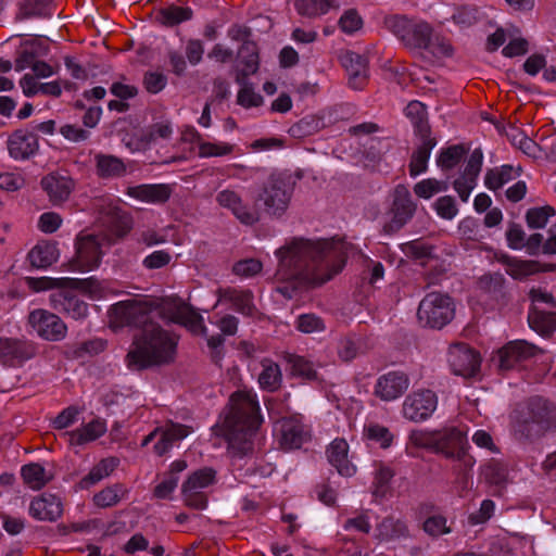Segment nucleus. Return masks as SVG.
<instances>
[{
  "instance_id": "13",
  "label": "nucleus",
  "mask_w": 556,
  "mask_h": 556,
  "mask_svg": "<svg viewBox=\"0 0 556 556\" xmlns=\"http://www.w3.org/2000/svg\"><path fill=\"white\" fill-rule=\"evenodd\" d=\"M101 243L96 235L79 236L76 241V256L73 258L77 269H92L101 261Z\"/></svg>"
},
{
  "instance_id": "19",
  "label": "nucleus",
  "mask_w": 556,
  "mask_h": 556,
  "mask_svg": "<svg viewBox=\"0 0 556 556\" xmlns=\"http://www.w3.org/2000/svg\"><path fill=\"white\" fill-rule=\"evenodd\" d=\"M38 149V136L34 131L17 129L8 140L9 153L15 160H27L36 154Z\"/></svg>"
},
{
  "instance_id": "38",
  "label": "nucleus",
  "mask_w": 556,
  "mask_h": 556,
  "mask_svg": "<svg viewBox=\"0 0 556 556\" xmlns=\"http://www.w3.org/2000/svg\"><path fill=\"white\" fill-rule=\"evenodd\" d=\"M103 223L118 238H123L132 227L130 216L117 210L110 212Z\"/></svg>"
},
{
  "instance_id": "32",
  "label": "nucleus",
  "mask_w": 556,
  "mask_h": 556,
  "mask_svg": "<svg viewBox=\"0 0 556 556\" xmlns=\"http://www.w3.org/2000/svg\"><path fill=\"white\" fill-rule=\"evenodd\" d=\"M407 117L412 119L416 136L426 137L431 134V127L427 118L426 106L419 101H412L405 109Z\"/></svg>"
},
{
  "instance_id": "59",
  "label": "nucleus",
  "mask_w": 556,
  "mask_h": 556,
  "mask_svg": "<svg viewBox=\"0 0 556 556\" xmlns=\"http://www.w3.org/2000/svg\"><path fill=\"white\" fill-rule=\"evenodd\" d=\"M232 150L233 146L228 143L199 142V154L202 157L226 155L231 153Z\"/></svg>"
},
{
  "instance_id": "17",
  "label": "nucleus",
  "mask_w": 556,
  "mask_h": 556,
  "mask_svg": "<svg viewBox=\"0 0 556 556\" xmlns=\"http://www.w3.org/2000/svg\"><path fill=\"white\" fill-rule=\"evenodd\" d=\"M409 380L402 371H390L381 376L376 384L375 394L383 401L395 400L408 388Z\"/></svg>"
},
{
  "instance_id": "1",
  "label": "nucleus",
  "mask_w": 556,
  "mask_h": 556,
  "mask_svg": "<svg viewBox=\"0 0 556 556\" xmlns=\"http://www.w3.org/2000/svg\"><path fill=\"white\" fill-rule=\"evenodd\" d=\"M153 311H157L167 325L179 324L193 333L206 331L202 316L180 299H132L112 305L109 317L113 330L125 326L137 328L134 348L126 356L128 367L132 370L168 365L175 359L178 339L150 318Z\"/></svg>"
},
{
  "instance_id": "16",
  "label": "nucleus",
  "mask_w": 556,
  "mask_h": 556,
  "mask_svg": "<svg viewBox=\"0 0 556 556\" xmlns=\"http://www.w3.org/2000/svg\"><path fill=\"white\" fill-rule=\"evenodd\" d=\"M237 59L242 67H235V80L238 85L247 86V78L256 74L260 68V53L256 42L242 43L237 52Z\"/></svg>"
},
{
  "instance_id": "29",
  "label": "nucleus",
  "mask_w": 556,
  "mask_h": 556,
  "mask_svg": "<svg viewBox=\"0 0 556 556\" xmlns=\"http://www.w3.org/2000/svg\"><path fill=\"white\" fill-rule=\"evenodd\" d=\"M433 28L426 22H413L403 43L408 48L426 50L431 47Z\"/></svg>"
},
{
  "instance_id": "31",
  "label": "nucleus",
  "mask_w": 556,
  "mask_h": 556,
  "mask_svg": "<svg viewBox=\"0 0 556 556\" xmlns=\"http://www.w3.org/2000/svg\"><path fill=\"white\" fill-rule=\"evenodd\" d=\"M222 298L231 302L235 309L245 316H254L256 313L253 293L250 290L226 289L222 291Z\"/></svg>"
},
{
  "instance_id": "21",
  "label": "nucleus",
  "mask_w": 556,
  "mask_h": 556,
  "mask_svg": "<svg viewBox=\"0 0 556 556\" xmlns=\"http://www.w3.org/2000/svg\"><path fill=\"white\" fill-rule=\"evenodd\" d=\"M341 63L349 74V84L353 89H363L367 81V59L356 52L345 51Z\"/></svg>"
},
{
  "instance_id": "25",
  "label": "nucleus",
  "mask_w": 556,
  "mask_h": 556,
  "mask_svg": "<svg viewBox=\"0 0 556 556\" xmlns=\"http://www.w3.org/2000/svg\"><path fill=\"white\" fill-rule=\"evenodd\" d=\"M376 532V538L386 542L409 536V530L406 523L393 516L384 517L381 522L377 525Z\"/></svg>"
},
{
  "instance_id": "5",
  "label": "nucleus",
  "mask_w": 556,
  "mask_h": 556,
  "mask_svg": "<svg viewBox=\"0 0 556 556\" xmlns=\"http://www.w3.org/2000/svg\"><path fill=\"white\" fill-rule=\"evenodd\" d=\"M556 431V405L541 396L531 397L527 407L516 410L514 432L518 440L532 442Z\"/></svg>"
},
{
  "instance_id": "50",
  "label": "nucleus",
  "mask_w": 556,
  "mask_h": 556,
  "mask_svg": "<svg viewBox=\"0 0 556 556\" xmlns=\"http://www.w3.org/2000/svg\"><path fill=\"white\" fill-rule=\"evenodd\" d=\"M414 21L408 20L406 16L393 15L386 17L384 24L387 28L392 31L402 42L409 34V27Z\"/></svg>"
},
{
  "instance_id": "9",
  "label": "nucleus",
  "mask_w": 556,
  "mask_h": 556,
  "mask_svg": "<svg viewBox=\"0 0 556 556\" xmlns=\"http://www.w3.org/2000/svg\"><path fill=\"white\" fill-rule=\"evenodd\" d=\"M392 204L388 214L391 218L383 226V231L393 235L401 230L414 216L417 205L412 200L409 190L404 185H397L392 194Z\"/></svg>"
},
{
  "instance_id": "28",
  "label": "nucleus",
  "mask_w": 556,
  "mask_h": 556,
  "mask_svg": "<svg viewBox=\"0 0 556 556\" xmlns=\"http://www.w3.org/2000/svg\"><path fill=\"white\" fill-rule=\"evenodd\" d=\"M528 323L532 330L543 337H549L556 331V313L539 309L536 306L530 308Z\"/></svg>"
},
{
  "instance_id": "22",
  "label": "nucleus",
  "mask_w": 556,
  "mask_h": 556,
  "mask_svg": "<svg viewBox=\"0 0 556 556\" xmlns=\"http://www.w3.org/2000/svg\"><path fill=\"white\" fill-rule=\"evenodd\" d=\"M40 185L53 203L66 201L75 186L71 177L61 176L56 173H50L42 177Z\"/></svg>"
},
{
  "instance_id": "62",
  "label": "nucleus",
  "mask_w": 556,
  "mask_h": 556,
  "mask_svg": "<svg viewBox=\"0 0 556 556\" xmlns=\"http://www.w3.org/2000/svg\"><path fill=\"white\" fill-rule=\"evenodd\" d=\"M79 409L76 406H68L63 409L52 421L54 429H65L76 420Z\"/></svg>"
},
{
  "instance_id": "47",
  "label": "nucleus",
  "mask_w": 556,
  "mask_h": 556,
  "mask_svg": "<svg viewBox=\"0 0 556 556\" xmlns=\"http://www.w3.org/2000/svg\"><path fill=\"white\" fill-rule=\"evenodd\" d=\"M22 47L24 48L22 54L30 64L36 62L37 58L45 56L49 52V45L40 38L25 40Z\"/></svg>"
},
{
  "instance_id": "43",
  "label": "nucleus",
  "mask_w": 556,
  "mask_h": 556,
  "mask_svg": "<svg viewBox=\"0 0 556 556\" xmlns=\"http://www.w3.org/2000/svg\"><path fill=\"white\" fill-rule=\"evenodd\" d=\"M294 5L300 15L315 17L328 12L331 0H295Z\"/></svg>"
},
{
  "instance_id": "41",
  "label": "nucleus",
  "mask_w": 556,
  "mask_h": 556,
  "mask_svg": "<svg viewBox=\"0 0 556 556\" xmlns=\"http://www.w3.org/2000/svg\"><path fill=\"white\" fill-rule=\"evenodd\" d=\"M215 470L204 467L192 472L188 479L182 483V491L199 490L208 486L215 480Z\"/></svg>"
},
{
  "instance_id": "39",
  "label": "nucleus",
  "mask_w": 556,
  "mask_h": 556,
  "mask_svg": "<svg viewBox=\"0 0 556 556\" xmlns=\"http://www.w3.org/2000/svg\"><path fill=\"white\" fill-rule=\"evenodd\" d=\"M468 149L464 144L450 146L441 151L437 159V165L442 170L454 168L467 154Z\"/></svg>"
},
{
  "instance_id": "20",
  "label": "nucleus",
  "mask_w": 556,
  "mask_h": 556,
  "mask_svg": "<svg viewBox=\"0 0 556 556\" xmlns=\"http://www.w3.org/2000/svg\"><path fill=\"white\" fill-rule=\"evenodd\" d=\"M36 348L31 342L18 339H0V361L3 364L22 363L31 358Z\"/></svg>"
},
{
  "instance_id": "61",
  "label": "nucleus",
  "mask_w": 556,
  "mask_h": 556,
  "mask_svg": "<svg viewBox=\"0 0 556 556\" xmlns=\"http://www.w3.org/2000/svg\"><path fill=\"white\" fill-rule=\"evenodd\" d=\"M508 247L513 250H520L525 245L526 232L519 224L510 223L506 231Z\"/></svg>"
},
{
  "instance_id": "7",
  "label": "nucleus",
  "mask_w": 556,
  "mask_h": 556,
  "mask_svg": "<svg viewBox=\"0 0 556 556\" xmlns=\"http://www.w3.org/2000/svg\"><path fill=\"white\" fill-rule=\"evenodd\" d=\"M454 316L453 299L440 292L428 293L419 303L417 311V318L422 327L438 330L450 324Z\"/></svg>"
},
{
  "instance_id": "55",
  "label": "nucleus",
  "mask_w": 556,
  "mask_h": 556,
  "mask_svg": "<svg viewBox=\"0 0 556 556\" xmlns=\"http://www.w3.org/2000/svg\"><path fill=\"white\" fill-rule=\"evenodd\" d=\"M46 5L39 2V0H24L21 3L20 12L17 14V18H30L34 16L42 17L46 16L45 13Z\"/></svg>"
},
{
  "instance_id": "56",
  "label": "nucleus",
  "mask_w": 556,
  "mask_h": 556,
  "mask_svg": "<svg viewBox=\"0 0 556 556\" xmlns=\"http://www.w3.org/2000/svg\"><path fill=\"white\" fill-rule=\"evenodd\" d=\"M262 263L255 258H245L233 264L232 271L242 277H251L260 273Z\"/></svg>"
},
{
  "instance_id": "52",
  "label": "nucleus",
  "mask_w": 556,
  "mask_h": 556,
  "mask_svg": "<svg viewBox=\"0 0 556 556\" xmlns=\"http://www.w3.org/2000/svg\"><path fill=\"white\" fill-rule=\"evenodd\" d=\"M483 153L481 149H475L469 156L467 165L462 173V177L469 179L471 184L476 182L482 167Z\"/></svg>"
},
{
  "instance_id": "36",
  "label": "nucleus",
  "mask_w": 556,
  "mask_h": 556,
  "mask_svg": "<svg viewBox=\"0 0 556 556\" xmlns=\"http://www.w3.org/2000/svg\"><path fill=\"white\" fill-rule=\"evenodd\" d=\"M97 174L102 178L121 176L126 168L123 161L114 155L97 154Z\"/></svg>"
},
{
  "instance_id": "15",
  "label": "nucleus",
  "mask_w": 556,
  "mask_h": 556,
  "mask_svg": "<svg viewBox=\"0 0 556 556\" xmlns=\"http://www.w3.org/2000/svg\"><path fill=\"white\" fill-rule=\"evenodd\" d=\"M157 432H161V439L154 445V452L162 456L164 455L172 445L179 440L185 439L191 432V428L186 425L169 422L164 428H156L150 434H148L141 443V446H147L155 437Z\"/></svg>"
},
{
  "instance_id": "26",
  "label": "nucleus",
  "mask_w": 556,
  "mask_h": 556,
  "mask_svg": "<svg viewBox=\"0 0 556 556\" xmlns=\"http://www.w3.org/2000/svg\"><path fill=\"white\" fill-rule=\"evenodd\" d=\"M172 193L168 185H141L128 188V194L146 202H166Z\"/></svg>"
},
{
  "instance_id": "35",
  "label": "nucleus",
  "mask_w": 556,
  "mask_h": 556,
  "mask_svg": "<svg viewBox=\"0 0 556 556\" xmlns=\"http://www.w3.org/2000/svg\"><path fill=\"white\" fill-rule=\"evenodd\" d=\"M21 476L24 483L33 490L42 489L52 479V476H46L45 468L38 463L24 465L21 468Z\"/></svg>"
},
{
  "instance_id": "54",
  "label": "nucleus",
  "mask_w": 556,
  "mask_h": 556,
  "mask_svg": "<svg viewBox=\"0 0 556 556\" xmlns=\"http://www.w3.org/2000/svg\"><path fill=\"white\" fill-rule=\"evenodd\" d=\"M298 329L304 333L318 332L325 329V324L314 314H303L298 318Z\"/></svg>"
},
{
  "instance_id": "58",
  "label": "nucleus",
  "mask_w": 556,
  "mask_h": 556,
  "mask_svg": "<svg viewBox=\"0 0 556 556\" xmlns=\"http://www.w3.org/2000/svg\"><path fill=\"white\" fill-rule=\"evenodd\" d=\"M363 21L357 11L350 9L339 20V25L344 33L352 34L362 27Z\"/></svg>"
},
{
  "instance_id": "2",
  "label": "nucleus",
  "mask_w": 556,
  "mask_h": 556,
  "mask_svg": "<svg viewBox=\"0 0 556 556\" xmlns=\"http://www.w3.org/2000/svg\"><path fill=\"white\" fill-rule=\"evenodd\" d=\"M280 281L275 291L288 300L323 286L339 274L346 261L343 241L294 239L276 251Z\"/></svg>"
},
{
  "instance_id": "37",
  "label": "nucleus",
  "mask_w": 556,
  "mask_h": 556,
  "mask_svg": "<svg viewBox=\"0 0 556 556\" xmlns=\"http://www.w3.org/2000/svg\"><path fill=\"white\" fill-rule=\"evenodd\" d=\"M403 253L413 260L419 261L422 266L426 265L427 261L435 258L434 247L426 244L419 240H414L402 244Z\"/></svg>"
},
{
  "instance_id": "27",
  "label": "nucleus",
  "mask_w": 556,
  "mask_h": 556,
  "mask_svg": "<svg viewBox=\"0 0 556 556\" xmlns=\"http://www.w3.org/2000/svg\"><path fill=\"white\" fill-rule=\"evenodd\" d=\"M28 258L33 267L47 268L59 258V250L55 242L41 241L36 244L28 253Z\"/></svg>"
},
{
  "instance_id": "30",
  "label": "nucleus",
  "mask_w": 556,
  "mask_h": 556,
  "mask_svg": "<svg viewBox=\"0 0 556 556\" xmlns=\"http://www.w3.org/2000/svg\"><path fill=\"white\" fill-rule=\"evenodd\" d=\"M106 431L105 421L99 418L91 420L90 422L83 426L80 429L72 432H66L70 437V443L81 445L86 442L94 441L100 438Z\"/></svg>"
},
{
  "instance_id": "64",
  "label": "nucleus",
  "mask_w": 556,
  "mask_h": 556,
  "mask_svg": "<svg viewBox=\"0 0 556 556\" xmlns=\"http://www.w3.org/2000/svg\"><path fill=\"white\" fill-rule=\"evenodd\" d=\"M477 13H478V11L476 8L462 7L456 10V12L453 14L452 18L456 24L467 27L477 22V20H478Z\"/></svg>"
},
{
  "instance_id": "3",
  "label": "nucleus",
  "mask_w": 556,
  "mask_h": 556,
  "mask_svg": "<svg viewBox=\"0 0 556 556\" xmlns=\"http://www.w3.org/2000/svg\"><path fill=\"white\" fill-rule=\"evenodd\" d=\"M230 404L224 422L227 439L235 455L243 457L253 451V438L263 418L258 403L250 394L236 392L230 396Z\"/></svg>"
},
{
  "instance_id": "33",
  "label": "nucleus",
  "mask_w": 556,
  "mask_h": 556,
  "mask_svg": "<svg viewBox=\"0 0 556 556\" xmlns=\"http://www.w3.org/2000/svg\"><path fill=\"white\" fill-rule=\"evenodd\" d=\"M192 15L193 12L190 8L172 4L159 11L157 20L164 26L174 27L191 20Z\"/></svg>"
},
{
  "instance_id": "14",
  "label": "nucleus",
  "mask_w": 556,
  "mask_h": 556,
  "mask_svg": "<svg viewBox=\"0 0 556 556\" xmlns=\"http://www.w3.org/2000/svg\"><path fill=\"white\" fill-rule=\"evenodd\" d=\"M542 352L536 345L526 340L508 342L498 351V367L502 370H509L520 361L530 358Z\"/></svg>"
},
{
  "instance_id": "11",
  "label": "nucleus",
  "mask_w": 556,
  "mask_h": 556,
  "mask_svg": "<svg viewBox=\"0 0 556 556\" xmlns=\"http://www.w3.org/2000/svg\"><path fill=\"white\" fill-rule=\"evenodd\" d=\"M28 321L40 337L49 341H59L65 337L66 325L55 314L36 309L28 316Z\"/></svg>"
},
{
  "instance_id": "12",
  "label": "nucleus",
  "mask_w": 556,
  "mask_h": 556,
  "mask_svg": "<svg viewBox=\"0 0 556 556\" xmlns=\"http://www.w3.org/2000/svg\"><path fill=\"white\" fill-rule=\"evenodd\" d=\"M437 407V396L431 390H424L408 395L403 404V413L413 421L427 419Z\"/></svg>"
},
{
  "instance_id": "57",
  "label": "nucleus",
  "mask_w": 556,
  "mask_h": 556,
  "mask_svg": "<svg viewBox=\"0 0 556 556\" xmlns=\"http://www.w3.org/2000/svg\"><path fill=\"white\" fill-rule=\"evenodd\" d=\"M434 207L438 215L445 219L454 218L458 212L455 199L451 195L439 198L434 203Z\"/></svg>"
},
{
  "instance_id": "34",
  "label": "nucleus",
  "mask_w": 556,
  "mask_h": 556,
  "mask_svg": "<svg viewBox=\"0 0 556 556\" xmlns=\"http://www.w3.org/2000/svg\"><path fill=\"white\" fill-rule=\"evenodd\" d=\"M324 127L325 122L323 116L309 114L293 124L289 129V134L294 138H304L314 135Z\"/></svg>"
},
{
  "instance_id": "44",
  "label": "nucleus",
  "mask_w": 556,
  "mask_h": 556,
  "mask_svg": "<svg viewBox=\"0 0 556 556\" xmlns=\"http://www.w3.org/2000/svg\"><path fill=\"white\" fill-rule=\"evenodd\" d=\"M288 364L291 375L307 380L318 379L317 371L313 368L312 363L306 361L304 357L298 355H289Z\"/></svg>"
},
{
  "instance_id": "40",
  "label": "nucleus",
  "mask_w": 556,
  "mask_h": 556,
  "mask_svg": "<svg viewBox=\"0 0 556 556\" xmlns=\"http://www.w3.org/2000/svg\"><path fill=\"white\" fill-rule=\"evenodd\" d=\"M505 278L500 273L485 274L478 280V286L481 290L492 294L496 300L506 298L505 293Z\"/></svg>"
},
{
  "instance_id": "48",
  "label": "nucleus",
  "mask_w": 556,
  "mask_h": 556,
  "mask_svg": "<svg viewBox=\"0 0 556 556\" xmlns=\"http://www.w3.org/2000/svg\"><path fill=\"white\" fill-rule=\"evenodd\" d=\"M422 530L432 538L452 532V529L446 526V518L442 515L427 517L422 523Z\"/></svg>"
},
{
  "instance_id": "8",
  "label": "nucleus",
  "mask_w": 556,
  "mask_h": 556,
  "mask_svg": "<svg viewBox=\"0 0 556 556\" xmlns=\"http://www.w3.org/2000/svg\"><path fill=\"white\" fill-rule=\"evenodd\" d=\"M417 443L442 453L447 458L462 459L465 456L467 438L463 431L452 427L427 433Z\"/></svg>"
},
{
  "instance_id": "53",
  "label": "nucleus",
  "mask_w": 556,
  "mask_h": 556,
  "mask_svg": "<svg viewBox=\"0 0 556 556\" xmlns=\"http://www.w3.org/2000/svg\"><path fill=\"white\" fill-rule=\"evenodd\" d=\"M366 437L369 440L379 442L381 447L387 448L391 445L393 435L389 429L380 425H369L365 428Z\"/></svg>"
},
{
  "instance_id": "46",
  "label": "nucleus",
  "mask_w": 556,
  "mask_h": 556,
  "mask_svg": "<svg viewBox=\"0 0 556 556\" xmlns=\"http://www.w3.org/2000/svg\"><path fill=\"white\" fill-rule=\"evenodd\" d=\"M485 480L496 486L504 488L507 482V467L497 460H491L483 469Z\"/></svg>"
},
{
  "instance_id": "18",
  "label": "nucleus",
  "mask_w": 556,
  "mask_h": 556,
  "mask_svg": "<svg viewBox=\"0 0 556 556\" xmlns=\"http://www.w3.org/2000/svg\"><path fill=\"white\" fill-rule=\"evenodd\" d=\"M29 514L35 519L53 522L62 516L63 505L56 495L43 493L30 502Z\"/></svg>"
},
{
  "instance_id": "45",
  "label": "nucleus",
  "mask_w": 556,
  "mask_h": 556,
  "mask_svg": "<svg viewBox=\"0 0 556 556\" xmlns=\"http://www.w3.org/2000/svg\"><path fill=\"white\" fill-rule=\"evenodd\" d=\"M263 371L260 374L258 382L263 389L274 391L281 381L280 368L276 363L266 361L263 363Z\"/></svg>"
},
{
  "instance_id": "4",
  "label": "nucleus",
  "mask_w": 556,
  "mask_h": 556,
  "mask_svg": "<svg viewBox=\"0 0 556 556\" xmlns=\"http://www.w3.org/2000/svg\"><path fill=\"white\" fill-rule=\"evenodd\" d=\"M28 286L34 291H43L49 289H59L56 293L51 294L50 301L54 309L65 313L73 319H81L87 316L88 304L78 299L73 291L83 290L87 292H96L99 283L93 278L76 279V278H27Z\"/></svg>"
},
{
  "instance_id": "23",
  "label": "nucleus",
  "mask_w": 556,
  "mask_h": 556,
  "mask_svg": "<svg viewBox=\"0 0 556 556\" xmlns=\"http://www.w3.org/2000/svg\"><path fill=\"white\" fill-rule=\"evenodd\" d=\"M349 445L344 439H336L327 448L329 463L344 477L355 473V467L348 459Z\"/></svg>"
},
{
  "instance_id": "49",
  "label": "nucleus",
  "mask_w": 556,
  "mask_h": 556,
  "mask_svg": "<svg viewBox=\"0 0 556 556\" xmlns=\"http://www.w3.org/2000/svg\"><path fill=\"white\" fill-rule=\"evenodd\" d=\"M241 88L237 96V103L243 108L260 106L263 104V97L254 92L253 84L247 78V86L239 85Z\"/></svg>"
},
{
  "instance_id": "6",
  "label": "nucleus",
  "mask_w": 556,
  "mask_h": 556,
  "mask_svg": "<svg viewBox=\"0 0 556 556\" xmlns=\"http://www.w3.org/2000/svg\"><path fill=\"white\" fill-rule=\"evenodd\" d=\"M294 188L295 179L291 174L270 175L254 195L255 211L263 210L269 216L281 217L289 207Z\"/></svg>"
},
{
  "instance_id": "42",
  "label": "nucleus",
  "mask_w": 556,
  "mask_h": 556,
  "mask_svg": "<svg viewBox=\"0 0 556 556\" xmlns=\"http://www.w3.org/2000/svg\"><path fill=\"white\" fill-rule=\"evenodd\" d=\"M556 215V211L551 205L531 207L526 213V222L531 229L544 228L548 218Z\"/></svg>"
},
{
  "instance_id": "63",
  "label": "nucleus",
  "mask_w": 556,
  "mask_h": 556,
  "mask_svg": "<svg viewBox=\"0 0 556 556\" xmlns=\"http://www.w3.org/2000/svg\"><path fill=\"white\" fill-rule=\"evenodd\" d=\"M185 504L193 509H204L207 506V497L203 492L198 490H188L184 492L181 490Z\"/></svg>"
},
{
  "instance_id": "51",
  "label": "nucleus",
  "mask_w": 556,
  "mask_h": 556,
  "mask_svg": "<svg viewBox=\"0 0 556 556\" xmlns=\"http://www.w3.org/2000/svg\"><path fill=\"white\" fill-rule=\"evenodd\" d=\"M122 490V484L108 486L93 496V502L99 507H111L119 502V492Z\"/></svg>"
},
{
  "instance_id": "10",
  "label": "nucleus",
  "mask_w": 556,
  "mask_h": 556,
  "mask_svg": "<svg viewBox=\"0 0 556 556\" xmlns=\"http://www.w3.org/2000/svg\"><path fill=\"white\" fill-rule=\"evenodd\" d=\"M448 363L455 375L469 378L479 370L481 358L466 343H455L450 346Z\"/></svg>"
},
{
  "instance_id": "60",
  "label": "nucleus",
  "mask_w": 556,
  "mask_h": 556,
  "mask_svg": "<svg viewBox=\"0 0 556 556\" xmlns=\"http://www.w3.org/2000/svg\"><path fill=\"white\" fill-rule=\"evenodd\" d=\"M167 77L163 73L147 72L143 77V85L148 92L157 93L165 88Z\"/></svg>"
},
{
  "instance_id": "24",
  "label": "nucleus",
  "mask_w": 556,
  "mask_h": 556,
  "mask_svg": "<svg viewBox=\"0 0 556 556\" xmlns=\"http://www.w3.org/2000/svg\"><path fill=\"white\" fill-rule=\"evenodd\" d=\"M417 137L420 140V144L413 152L412 160L409 163V174L413 177L427 170L431 150L437 146V139L431 137L430 134H427L426 137Z\"/></svg>"
}]
</instances>
